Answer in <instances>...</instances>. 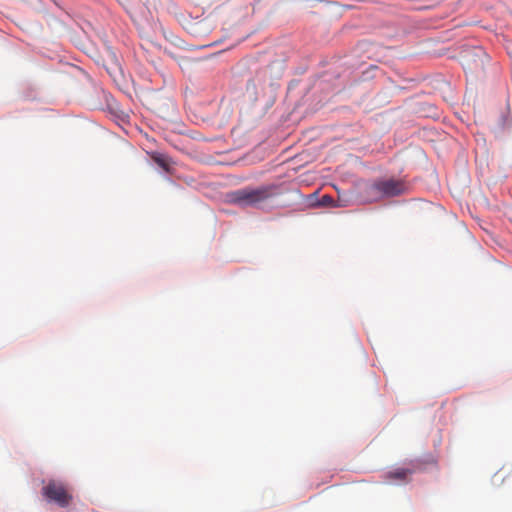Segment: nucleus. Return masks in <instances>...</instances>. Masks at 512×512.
<instances>
[{"mask_svg":"<svg viewBox=\"0 0 512 512\" xmlns=\"http://www.w3.org/2000/svg\"><path fill=\"white\" fill-rule=\"evenodd\" d=\"M42 495L49 502H53L62 508L68 507L73 500L69 487L65 483L54 479L49 480L43 486Z\"/></svg>","mask_w":512,"mask_h":512,"instance_id":"obj_2","label":"nucleus"},{"mask_svg":"<svg viewBox=\"0 0 512 512\" xmlns=\"http://www.w3.org/2000/svg\"><path fill=\"white\" fill-rule=\"evenodd\" d=\"M334 202L333 198L329 195H323L320 200L322 206H330Z\"/></svg>","mask_w":512,"mask_h":512,"instance_id":"obj_6","label":"nucleus"},{"mask_svg":"<svg viewBox=\"0 0 512 512\" xmlns=\"http://www.w3.org/2000/svg\"><path fill=\"white\" fill-rule=\"evenodd\" d=\"M152 158L157 164L160 165V153L152 152Z\"/></svg>","mask_w":512,"mask_h":512,"instance_id":"obj_8","label":"nucleus"},{"mask_svg":"<svg viewBox=\"0 0 512 512\" xmlns=\"http://www.w3.org/2000/svg\"><path fill=\"white\" fill-rule=\"evenodd\" d=\"M480 54H481V55H484V53L482 52V50H478V51L475 53V55H477V56H479Z\"/></svg>","mask_w":512,"mask_h":512,"instance_id":"obj_9","label":"nucleus"},{"mask_svg":"<svg viewBox=\"0 0 512 512\" xmlns=\"http://www.w3.org/2000/svg\"><path fill=\"white\" fill-rule=\"evenodd\" d=\"M274 195L273 186L244 188L232 193L231 201L241 206H257Z\"/></svg>","mask_w":512,"mask_h":512,"instance_id":"obj_1","label":"nucleus"},{"mask_svg":"<svg viewBox=\"0 0 512 512\" xmlns=\"http://www.w3.org/2000/svg\"><path fill=\"white\" fill-rule=\"evenodd\" d=\"M407 191L408 185L403 180L394 178L377 180L369 186V192L375 198L395 197Z\"/></svg>","mask_w":512,"mask_h":512,"instance_id":"obj_3","label":"nucleus"},{"mask_svg":"<svg viewBox=\"0 0 512 512\" xmlns=\"http://www.w3.org/2000/svg\"><path fill=\"white\" fill-rule=\"evenodd\" d=\"M166 105H167V108L169 110L167 120L169 122H173L176 119L177 114H178L177 106H176V104L171 99L167 100Z\"/></svg>","mask_w":512,"mask_h":512,"instance_id":"obj_5","label":"nucleus"},{"mask_svg":"<svg viewBox=\"0 0 512 512\" xmlns=\"http://www.w3.org/2000/svg\"><path fill=\"white\" fill-rule=\"evenodd\" d=\"M414 471H415V469L399 467V468H396V469H394L392 471H389L388 474H387V478L388 479H395V480L404 481Z\"/></svg>","mask_w":512,"mask_h":512,"instance_id":"obj_4","label":"nucleus"},{"mask_svg":"<svg viewBox=\"0 0 512 512\" xmlns=\"http://www.w3.org/2000/svg\"><path fill=\"white\" fill-rule=\"evenodd\" d=\"M144 145H145L146 149H151L152 148V146L149 145V144H144Z\"/></svg>","mask_w":512,"mask_h":512,"instance_id":"obj_10","label":"nucleus"},{"mask_svg":"<svg viewBox=\"0 0 512 512\" xmlns=\"http://www.w3.org/2000/svg\"><path fill=\"white\" fill-rule=\"evenodd\" d=\"M162 170L170 172V165H169V159L162 154Z\"/></svg>","mask_w":512,"mask_h":512,"instance_id":"obj_7","label":"nucleus"}]
</instances>
